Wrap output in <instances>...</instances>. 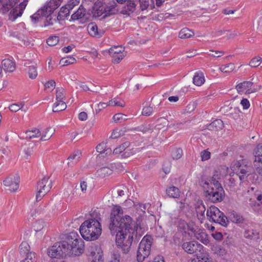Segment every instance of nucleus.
<instances>
[{
  "label": "nucleus",
  "instance_id": "nucleus-1",
  "mask_svg": "<svg viewBox=\"0 0 262 262\" xmlns=\"http://www.w3.org/2000/svg\"><path fill=\"white\" fill-rule=\"evenodd\" d=\"M252 171L250 163L246 160L233 161L230 168L225 165L217 167L214 171L212 178L206 181L203 187L206 190L207 196L213 203L221 202L224 197V190L219 183V180L229 174L230 176L236 173L241 180L245 176L249 175Z\"/></svg>",
  "mask_w": 262,
  "mask_h": 262
},
{
  "label": "nucleus",
  "instance_id": "nucleus-2",
  "mask_svg": "<svg viewBox=\"0 0 262 262\" xmlns=\"http://www.w3.org/2000/svg\"><path fill=\"white\" fill-rule=\"evenodd\" d=\"M123 210L119 205H114L110 213L108 228L112 234H116L117 246L123 252L130 250L133 235L137 233L138 225L128 215H123Z\"/></svg>",
  "mask_w": 262,
  "mask_h": 262
},
{
  "label": "nucleus",
  "instance_id": "nucleus-3",
  "mask_svg": "<svg viewBox=\"0 0 262 262\" xmlns=\"http://www.w3.org/2000/svg\"><path fill=\"white\" fill-rule=\"evenodd\" d=\"M83 241L77 232H71L64 241L54 244L49 248L48 254L52 258H64L67 256L78 255L83 252Z\"/></svg>",
  "mask_w": 262,
  "mask_h": 262
},
{
  "label": "nucleus",
  "instance_id": "nucleus-4",
  "mask_svg": "<svg viewBox=\"0 0 262 262\" xmlns=\"http://www.w3.org/2000/svg\"><path fill=\"white\" fill-rule=\"evenodd\" d=\"M19 0H0V13L5 15L8 12V20L15 21L20 17L27 5L28 0H24L19 5H16Z\"/></svg>",
  "mask_w": 262,
  "mask_h": 262
},
{
  "label": "nucleus",
  "instance_id": "nucleus-5",
  "mask_svg": "<svg viewBox=\"0 0 262 262\" xmlns=\"http://www.w3.org/2000/svg\"><path fill=\"white\" fill-rule=\"evenodd\" d=\"M79 232L84 239L94 241L97 239L101 234V225L95 219L86 220L80 226Z\"/></svg>",
  "mask_w": 262,
  "mask_h": 262
},
{
  "label": "nucleus",
  "instance_id": "nucleus-6",
  "mask_svg": "<svg viewBox=\"0 0 262 262\" xmlns=\"http://www.w3.org/2000/svg\"><path fill=\"white\" fill-rule=\"evenodd\" d=\"M62 0H50L42 8L30 16L33 23L40 21L42 17L48 18L60 5Z\"/></svg>",
  "mask_w": 262,
  "mask_h": 262
},
{
  "label": "nucleus",
  "instance_id": "nucleus-7",
  "mask_svg": "<svg viewBox=\"0 0 262 262\" xmlns=\"http://www.w3.org/2000/svg\"><path fill=\"white\" fill-rule=\"evenodd\" d=\"M151 243V237L150 235H146L142 238L137 252V259L138 262L143 261L149 256Z\"/></svg>",
  "mask_w": 262,
  "mask_h": 262
},
{
  "label": "nucleus",
  "instance_id": "nucleus-8",
  "mask_svg": "<svg viewBox=\"0 0 262 262\" xmlns=\"http://www.w3.org/2000/svg\"><path fill=\"white\" fill-rule=\"evenodd\" d=\"M206 215L211 222L218 223L223 226H227L228 224L227 217L218 208L211 206L206 212Z\"/></svg>",
  "mask_w": 262,
  "mask_h": 262
},
{
  "label": "nucleus",
  "instance_id": "nucleus-9",
  "mask_svg": "<svg viewBox=\"0 0 262 262\" xmlns=\"http://www.w3.org/2000/svg\"><path fill=\"white\" fill-rule=\"evenodd\" d=\"M52 187V181L49 178L45 177L38 183V192L36 196L37 202L41 200V198L45 195Z\"/></svg>",
  "mask_w": 262,
  "mask_h": 262
},
{
  "label": "nucleus",
  "instance_id": "nucleus-10",
  "mask_svg": "<svg viewBox=\"0 0 262 262\" xmlns=\"http://www.w3.org/2000/svg\"><path fill=\"white\" fill-rule=\"evenodd\" d=\"M182 247L185 252L189 254H192L198 252L201 253L205 251L204 247L195 241L184 242L183 243Z\"/></svg>",
  "mask_w": 262,
  "mask_h": 262
},
{
  "label": "nucleus",
  "instance_id": "nucleus-11",
  "mask_svg": "<svg viewBox=\"0 0 262 262\" xmlns=\"http://www.w3.org/2000/svg\"><path fill=\"white\" fill-rule=\"evenodd\" d=\"M19 182V177L18 174H15L7 177L3 181V184L7 188L8 190L14 192L18 189Z\"/></svg>",
  "mask_w": 262,
  "mask_h": 262
},
{
  "label": "nucleus",
  "instance_id": "nucleus-12",
  "mask_svg": "<svg viewBox=\"0 0 262 262\" xmlns=\"http://www.w3.org/2000/svg\"><path fill=\"white\" fill-rule=\"evenodd\" d=\"M90 255L92 257V262H103V253L99 245L91 246L89 248Z\"/></svg>",
  "mask_w": 262,
  "mask_h": 262
},
{
  "label": "nucleus",
  "instance_id": "nucleus-13",
  "mask_svg": "<svg viewBox=\"0 0 262 262\" xmlns=\"http://www.w3.org/2000/svg\"><path fill=\"white\" fill-rule=\"evenodd\" d=\"M253 83L251 81H244L236 85V89L239 93L251 94L256 92L253 87Z\"/></svg>",
  "mask_w": 262,
  "mask_h": 262
},
{
  "label": "nucleus",
  "instance_id": "nucleus-14",
  "mask_svg": "<svg viewBox=\"0 0 262 262\" xmlns=\"http://www.w3.org/2000/svg\"><path fill=\"white\" fill-rule=\"evenodd\" d=\"M103 54H108L112 58V61L118 63L126 55V52L125 50H104Z\"/></svg>",
  "mask_w": 262,
  "mask_h": 262
},
{
  "label": "nucleus",
  "instance_id": "nucleus-15",
  "mask_svg": "<svg viewBox=\"0 0 262 262\" xmlns=\"http://www.w3.org/2000/svg\"><path fill=\"white\" fill-rule=\"evenodd\" d=\"M75 5L73 4L68 2V4L64 6H62L57 16V20H63L69 15L70 10H72Z\"/></svg>",
  "mask_w": 262,
  "mask_h": 262
},
{
  "label": "nucleus",
  "instance_id": "nucleus-16",
  "mask_svg": "<svg viewBox=\"0 0 262 262\" xmlns=\"http://www.w3.org/2000/svg\"><path fill=\"white\" fill-rule=\"evenodd\" d=\"M117 6V4L114 1L110 2L107 5L103 6L104 15L103 18L116 14L118 11L116 9Z\"/></svg>",
  "mask_w": 262,
  "mask_h": 262
},
{
  "label": "nucleus",
  "instance_id": "nucleus-17",
  "mask_svg": "<svg viewBox=\"0 0 262 262\" xmlns=\"http://www.w3.org/2000/svg\"><path fill=\"white\" fill-rule=\"evenodd\" d=\"M194 236L205 245H208L209 244L208 235L204 230L198 229L194 232Z\"/></svg>",
  "mask_w": 262,
  "mask_h": 262
},
{
  "label": "nucleus",
  "instance_id": "nucleus-18",
  "mask_svg": "<svg viewBox=\"0 0 262 262\" xmlns=\"http://www.w3.org/2000/svg\"><path fill=\"white\" fill-rule=\"evenodd\" d=\"M24 66L27 68L26 70L29 77L31 79H34L37 76L36 64L33 63L25 62Z\"/></svg>",
  "mask_w": 262,
  "mask_h": 262
},
{
  "label": "nucleus",
  "instance_id": "nucleus-19",
  "mask_svg": "<svg viewBox=\"0 0 262 262\" xmlns=\"http://www.w3.org/2000/svg\"><path fill=\"white\" fill-rule=\"evenodd\" d=\"M2 67L6 73H12L15 70V63L12 60L9 59H5L2 61Z\"/></svg>",
  "mask_w": 262,
  "mask_h": 262
},
{
  "label": "nucleus",
  "instance_id": "nucleus-20",
  "mask_svg": "<svg viewBox=\"0 0 262 262\" xmlns=\"http://www.w3.org/2000/svg\"><path fill=\"white\" fill-rule=\"evenodd\" d=\"M244 235L246 238L252 241H256L259 238V232L252 228L245 230Z\"/></svg>",
  "mask_w": 262,
  "mask_h": 262
},
{
  "label": "nucleus",
  "instance_id": "nucleus-21",
  "mask_svg": "<svg viewBox=\"0 0 262 262\" xmlns=\"http://www.w3.org/2000/svg\"><path fill=\"white\" fill-rule=\"evenodd\" d=\"M88 31L89 34L95 37L99 38L103 34L102 31H98V27L95 23H91L88 26Z\"/></svg>",
  "mask_w": 262,
  "mask_h": 262
},
{
  "label": "nucleus",
  "instance_id": "nucleus-22",
  "mask_svg": "<svg viewBox=\"0 0 262 262\" xmlns=\"http://www.w3.org/2000/svg\"><path fill=\"white\" fill-rule=\"evenodd\" d=\"M256 200L259 202L258 203H256L254 201H252V200H250V205L253 208V210L259 214H262V195H258Z\"/></svg>",
  "mask_w": 262,
  "mask_h": 262
},
{
  "label": "nucleus",
  "instance_id": "nucleus-23",
  "mask_svg": "<svg viewBox=\"0 0 262 262\" xmlns=\"http://www.w3.org/2000/svg\"><path fill=\"white\" fill-rule=\"evenodd\" d=\"M139 10L144 13L148 8L152 10L155 8L153 0H139Z\"/></svg>",
  "mask_w": 262,
  "mask_h": 262
},
{
  "label": "nucleus",
  "instance_id": "nucleus-24",
  "mask_svg": "<svg viewBox=\"0 0 262 262\" xmlns=\"http://www.w3.org/2000/svg\"><path fill=\"white\" fill-rule=\"evenodd\" d=\"M81 153L77 150L73 152L68 158V165L69 167H73L78 163L81 158Z\"/></svg>",
  "mask_w": 262,
  "mask_h": 262
},
{
  "label": "nucleus",
  "instance_id": "nucleus-25",
  "mask_svg": "<svg viewBox=\"0 0 262 262\" xmlns=\"http://www.w3.org/2000/svg\"><path fill=\"white\" fill-rule=\"evenodd\" d=\"M189 262H211V260L208 253L205 251L201 253H198L196 257Z\"/></svg>",
  "mask_w": 262,
  "mask_h": 262
},
{
  "label": "nucleus",
  "instance_id": "nucleus-26",
  "mask_svg": "<svg viewBox=\"0 0 262 262\" xmlns=\"http://www.w3.org/2000/svg\"><path fill=\"white\" fill-rule=\"evenodd\" d=\"M205 81L204 74L202 72L198 71L195 73L193 78V83L196 86H201Z\"/></svg>",
  "mask_w": 262,
  "mask_h": 262
},
{
  "label": "nucleus",
  "instance_id": "nucleus-27",
  "mask_svg": "<svg viewBox=\"0 0 262 262\" xmlns=\"http://www.w3.org/2000/svg\"><path fill=\"white\" fill-rule=\"evenodd\" d=\"M211 251L213 254L219 256H225L227 254L226 250L222 246L214 244L211 246Z\"/></svg>",
  "mask_w": 262,
  "mask_h": 262
},
{
  "label": "nucleus",
  "instance_id": "nucleus-28",
  "mask_svg": "<svg viewBox=\"0 0 262 262\" xmlns=\"http://www.w3.org/2000/svg\"><path fill=\"white\" fill-rule=\"evenodd\" d=\"M167 195L172 198H178L180 195V190L175 186H169L166 190Z\"/></svg>",
  "mask_w": 262,
  "mask_h": 262
},
{
  "label": "nucleus",
  "instance_id": "nucleus-29",
  "mask_svg": "<svg viewBox=\"0 0 262 262\" xmlns=\"http://www.w3.org/2000/svg\"><path fill=\"white\" fill-rule=\"evenodd\" d=\"M85 9H84L83 7L81 5L79 9L72 15L71 18L73 20H78L83 18L85 15Z\"/></svg>",
  "mask_w": 262,
  "mask_h": 262
},
{
  "label": "nucleus",
  "instance_id": "nucleus-30",
  "mask_svg": "<svg viewBox=\"0 0 262 262\" xmlns=\"http://www.w3.org/2000/svg\"><path fill=\"white\" fill-rule=\"evenodd\" d=\"M136 5L132 0H128L126 6L122 10V13L124 14L129 15L135 11Z\"/></svg>",
  "mask_w": 262,
  "mask_h": 262
},
{
  "label": "nucleus",
  "instance_id": "nucleus-31",
  "mask_svg": "<svg viewBox=\"0 0 262 262\" xmlns=\"http://www.w3.org/2000/svg\"><path fill=\"white\" fill-rule=\"evenodd\" d=\"M224 127V123L221 119H216L212 122L208 126V129L211 130H218Z\"/></svg>",
  "mask_w": 262,
  "mask_h": 262
},
{
  "label": "nucleus",
  "instance_id": "nucleus-32",
  "mask_svg": "<svg viewBox=\"0 0 262 262\" xmlns=\"http://www.w3.org/2000/svg\"><path fill=\"white\" fill-rule=\"evenodd\" d=\"M122 260L120 253L117 251L114 250L111 253L107 262H121Z\"/></svg>",
  "mask_w": 262,
  "mask_h": 262
},
{
  "label": "nucleus",
  "instance_id": "nucleus-33",
  "mask_svg": "<svg viewBox=\"0 0 262 262\" xmlns=\"http://www.w3.org/2000/svg\"><path fill=\"white\" fill-rule=\"evenodd\" d=\"M113 169L110 166L102 167L97 170L98 174L101 177H105L111 175L112 173Z\"/></svg>",
  "mask_w": 262,
  "mask_h": 262
},
{
  "label": "nucleus",
  "instance_id": "nucleus-34",
  "mask_svg": "<svg viewBox=\"0 0 262 262\" xmlns=\"http://www.w3.org/2000/svg\"><path fill=\"white\" fill-rule=\"evenodd\" d=\"M26 138L30 139L36 138L41 136V132L38 128H33L26 132Z\"/></svg>",
  "mask_w": 262,
  "mask_h": 262
},
{
  "label": "nucleus",
  "instance_id": "nucleus-35",
  "mask_svg": "<svg viewBox=\"0 0 262 262\" xmlns=\"http://www.w3.org/2000/svg\"><path fill=\"white\" fill-rule=\"evenodd\" d=\"M194 33L187 28L181 30L179 34V37L182 39L190 38L194 35Z\"/></svg>",
  "mask_w": 262,
  "mask_h": 262
},
{
  "label": "nucleus",
  "instance_id": "nucleus-36",
  "mask_svg": "<svg viewBox=\"0 0 262 262\" xmlns=\"http://www.w3.org/2000/svg\"><path fill=\"white\" fill-rule=\"evenodd\" d=\"M67 107V105L64 101H56L53 105V111L54 112H59L64 110Z\"/></svg>",
  "mask_w": 262,
  "mask_h": 262
},
{
  "label": "nucleus",
  "instance_id": "nucleus-37",
  "mask_svg": "<svg viewBox=\"0 0 262 262\" xmlns=\"http://www.w3.org/2000/svg\"><path fill=\"white\" fill-rule=\"evenodd\" d=\"M108 105L111 106H120L123 107L125 104L123 100L118 97H115L108 101Z\"/></svg>",
  "mask_w": 262,
  "mask_h": 262
},
{
  "label": "nucleus",
  "instance_id": "nucleus-38",
  "mask_svg": "<svg viewBox=\"0 0 262 262\" xmlns=\"http://www.w3.org/2000/svg\"><path fill=\"white\" fill-rule=\"evenodd\" d=\"M195 209L197 213V216L199 220L202 221V220L205 218L204 214L206 210L205 206L203 204L201 203L196 206Z\"/></svg>",
  "mask_w": 262,
  "mask_h": 262
},
{
  "label": "nucleus",
  "instance_id": "nucleus-39",
  "mask_svg": "<svg viewBox=\"0 0 262 262\" xmlns=\"http://www.w3.org/2000/svg\"><path fill=\"white\" fill-rule=\"evenodd\" d=\"M30 247L28 243L23 242L19 246V252L21 255H26V256L31 252L30 251Z\"/></svg>",
  "mask_w": 262,
  "mask_h": 262
},
{
  "label": "nucleus",
  "instance_id": "nucleus-40",
  "mask_svg": "<svg viewBox=\"0 0 262 262\" xmlns=\"http://www.w3.org/2000/svg\"><path fill=\"white\" fill-rule=\"evenodd\" d=\"M229 217L231 221L235 223L239 224L243 221V217L236 212H231Z\"/></svg>",
  "mask_w": 262,
  "mask_h": 262
},
{
  "label": "nucleus",
  "instance_id": "nucleus-41",
  "mask_svg": "<svg viewBox=\"0 0 262 262\" xmlns=\"http://www.w3.org/2000/svg\"><path fill=\"white\" fill-rule=\"evenodd\" d=\"M50 128H47L41 132L40 140L42 141L49 140L53 135V133H50Z\"/></svg>",
  "mask_w": 262,
  "mask_h": 262
},
{
  "label": "nucleus",
  "instance_id": "nucleus-42",
  "mask_svg": "<svg viewBox=\"0 0 262 262\" xmlns=\"http://www.w3.org/2000/svg\"><path fill=\"white\" fill-rule=\"evenodd\" d=\"M56 91V101H64L65 99L64 90L62 88H57Z\"/></svg>",
  "mask_w": 262,
  "mask_h": 262
},
{
  "label": "nucleus",
  "instance_id": "nucleus-43",
  "mask_svg": "<svg viewBox=\"0 0 262 262\" xmlns=\"http://www.w3.org/2000/svg\"><path fill=\"white\" fill-rule=\"evenodd\" d=\"M56 82L54 80H49L44 84L45 90L48 92H52L55 88Z\"/></svg>",
  "mask_w": 262,
  "mask_h": 262
},
{
  "label": "nucleus",
  "instance_id": "nucleus-44",
  "mask_svg": "<svg viewBox=\"0 0 262 262\" xmlns=\"http://www.w3.org/2000/svg\"><path fill=\"white\" fill-rule=\"evenodd\" d=\"M76 59L72 56H68L67 57L62 58L60 61V63L62 64L63 66H67L70 64L75 63Z\"/></svg>",
  "mask_w": 262,
  "mask_h": 262
},
{
  "label": "nucleus",
  "instance_id": "nucleus-45",
  "mask_svg": "<svg viewBox=\"0 0 262 262\" xmlns=\"http://www.w3.org/2000/svg\"><path fill=\"white\" fill-rule=\"evenodd\" d=\"M129 145V142H126L122 144L121 145H119L116 148L114 149L113 154H119L121 153L123 151L125 150L126 148L128 147Z\"/></svg>",
  "mask_w": 262,
  "mask_h": 262
},
{
  "label": "nucleus",
  "instance_id": "nucleus-46",
  "mask_svg": "<svg viewBox=\"0 0 262 262\" xmlns=\"http://www.w3.org/2000/svg\"><path fill=\"white\" fill-rule=\"evenodd\" d=\"M106 148V144L104 143H101L99 144H98L96 146V150L98 152H99L100 154H103L106 152V154L108 153H110L112 151L111 149L110 148Z\"/></svg>",
  "mask_w": 262,
  "mask_h": 262
},
{
  "label": "nucleus",
  "instance_id": "nucleus-47",
  "mask_svg": "<svg viewBox=\"0 0 262 262\" xmlns=\"http://www.w3.org/2000/svg\"><path fill=\"white\" fill-rule=\"evenodd\" d=\"M150 206V204L149 203H138L137 205H135V207L138 210L141 211L143 214L145 213V211L149 208Z\"/></svg>",
  "mask_w": 262,
  "mask_h": 262
},
{
  "label": "nucleus",
  "instance_id": "nucleus-48",
  "mask_svg": "<svg viewBox=\"0 0 262 262\" xmlns=\"http://www.w3.org/2000/svg\"><path fill=\"white\" fill-rule=\"evenodd\" d=\"M234 66L233 63H229L226 65L222 66L220 68V71L223 73H229L233 70Z\"/></svg>",
  "mask_w": 262,
  "mask_h": 262
},
{
  "label": "nucleus",
  "instance_id": "nucleus-49",
  "mask_svg": "<svg viewBox=\"0 0 262 262\" xmlns=\"http://www.w3.org/2000/svg\"><path fill=\"white\" fill-rule=\"evenodd\" d=\"M254 165L257 172L262 175V159H256L255 158Z\"/></svg>",
  "mask_w": 262,
  "mask_h": 262
},
{
  "label": "nucleus",
  "instance_id": "nucleus-50",
  "mask_svg": "<svg viewBox=\"0 0 262 262\" xmlns=\"http://www.w3.org/2000/svg\"><path fill=\"white\" fill-rule=\"evenodd\" d=\"M126 119V116L121 113L116 114L113 117V120L115 123L125 121Z\"/></svg>",
  "mask_w": 262,
  "mask_h": 262
},
{
  "label": "nucleus",
  "instance_id": "nucleus-51",
  "mask_svg": "<svg viewBox=\"0 0 262 262\" xmlns=\"http://www.w3.org/2000/svg\"><path fill=\"white\" fill-rule=\"evenodd\" d=\"M36 257L34 252H30L26 258L20 262H36Z\"/></svg>",
  "mask_w": 262,
  "mask_h": 262
},
{
  "label": "nucleus",
  "instance_id": "nucleus-52",
  "mask_svg": "<svg viewBox=\"0 0 262 262\" xmlns=\"http://www.w3.org/2000/svg\"><path fill=\"white\" fill-rule=\"evenodd\" d=\"M45 223L42 220H38L36 221L33 225V228L36 232H39L43 229Z\"/></svg>",
  "mask_w": 262,
  "mask_h": 262
},
{
  "label": "nucleus",
  "instance_id": "nucleus-53",
  "mask_svg": "<svg viewBox=\"0 0 262 262\" xmlns=\"http://www.w3.org/2000/svg\"><path fill=\"white\" fill-rule=\"evenodd\" d=\"M59 41V37L58 36H50L47 40V43L51 47L54 46L57 44Z\"/></svg>",
  "mask_w": 262,
  "mask_h": 262
},
{
  "label": "nucleus",
  "instance_id": "nucleus-54",
  "mask_svg": "<svg viewBox=\"0 0 262 262\" xmlns=\"http://www.w3.org/2000/svg\"><path fill=\"white\" fill-rule=\"evenodd\" d=\"M183 155V151L181 148H177L172 151L171 156L174 160L179 159Z\"/></svg>",
  "mask_w": 262,
  "mask_h": 262
},
{
  "label": "nucleus",
  "instance_id": "nucleus-55",
  "mask_svg": "<svg viewBox=\"0 0 262 262\" xmlns=\"http://www.w3.org/2000/svg\"><path fill=\"white\" fill-rule=\"evenodd\" d=\"M111 168L113 170H117L118 171H123L125 170L123 165L121 163H113L111 164Z\"/></svg>",
  "mask_w": 262,
  "mask_h": 262
},
{
  "label": "nucleus",
  "instance_id": "nucleus-56",
  "mask_svg": "<svg viewBox=\"0 0 262 262\" xmlns=\"http://www.w3.org/2000/svg\"><path fill=\"white\" fill-rule=\"evenodd\" d=\"M110 106L108 102H100L97 104L95 108L96 114H99L102 110L106 108L107 106Z\"/></svg>",
  "mask_w": 262,
  "mask_h": 262
},
{
  "label": "nucleus",
  "instance_id": "nucleus-57",
  "mask_svg": "<svg viewBox=\"0 0 262 262\" xmlns=\"http://www.w3.org/2000/svg\"><path fill=\"white\" fill-rule=\"evenodd\" d=\"M153 113V108L151 106H144L142 111V114L143 116H149Z\"/></svg>",
  "mask_w": 262,
  "mask_h": 262
},
{
  "label": "nucleus",
  "instance_id": "nucleus-58",
  "mask_svg": "<svg viewBox=\"0 0 262 262\" xmlns=\"http://www.w3.org/2000/svg\"><path fill=\"white\" fill-rule=\"evenodd\" d=\"M103 14L104 15V9L103 6H100L94 10L93 15L96 17H98L102 16Z\"/></svg>",
  "mask_w": 262,
  "mask_h": 262
},
{
  "label": "nucleus",
  "instance_id": "nucleus-59",
  "mask_svg": "<svg viewBox=\"0 0 262 262\" xmlns=\"http://www.w3.org/2000/svg\"><path fill=\"white\" fill-rule=\"evenodd\" d=\"M224 33H226L228 38H233L237 35V33L235 32H230L229 31L221 30L216 32V36L222 35Z\"/></svg>",
  "mask_w": 262,
  "mask_h": 262
},
{
  "label": "nucleus",
  "instance_id": "nucleus-60",
  "mask_svg": "<svg viewBox=\"0 0 262 262\" xmlns=\"http://www.w3.org/2000/svg\"><path fill=\"white\" fill-rule=\"evenodd\" d=\"M23 105L24 104L21 103L19 104H12L9 106V109L11 112H16L20 110Z\"/></svg>",
  "mask_w": 262,
  "mask_h": 262
},
{
  "label": "nucleus",
  "instance_id": "nucleus-61",
  "mask_svg": "<svg viewBox=\"0 0 262 262\" xmlns=\"http://www.w3.org/2000/svg\"><path fill=\"white\" fill-rule=\"evenodd\" d=\"M255 157L256 159H262V148L260 144L257 145L255 151Z\"/></svg>",
  "mask_w": 262,
  "mask_h": 262
},
{
  "label": "nucleus",
  "instance_id": "nucleus-62",
  "mask_svg": "<svg viewBox=\"0 0 262 262\" xmlns=\"http://www.w3.org/2000/svg\"><path fill=\"white\" fill-rule=\"evenodd\" d=\"M140 151L139 148H133L131 149H126L124 152V155L125 157H129L132 155H134L137 152Z\"/></svg>",
  "mask_w": 262,
  "mask_h": 262
},
{
  "label": "nucleus",
  "instance_id": "nucleus-63",
  "mask_svg": "<svg viewBox=\"0 0 262 262\" xmlns=\"http://www.w3.org/2000/svg\"><path fill=\"white\" fill-rule=\"evenodd\" d=\"M260 57L253 58L249 63V66L251 67H257L260 64Z\"/></svg>",
  "mask_w": 262,
  "mask_h": 262
},
{
  "label": "nucleus",
  "instance_id": "nucleus-64",
  "mask_svg": "<svg viewBox=\"0 0 262 262\" xmlns=\"http://www.w3.org/2000/svg\"><path fill=\"white\" fill-rule=\"evenodd\" d=\"M210 152L207 150H204L201 153V159L202 161H206L210 159Z\"/></svg>",
  "mask_w": 262,
  "mask_h": 262
}]
</instances>
